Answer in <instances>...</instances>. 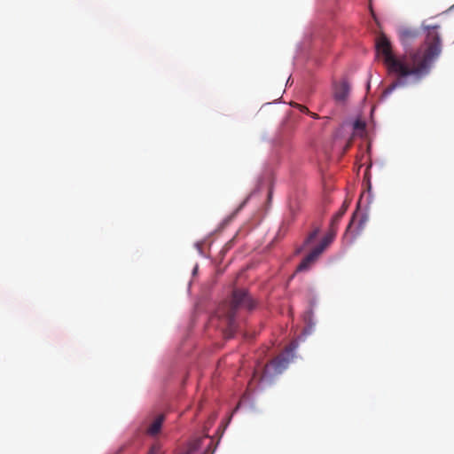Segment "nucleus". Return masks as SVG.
Wrapping results in <instances>:
<instances>
[{
	"mask_svg": "<svg viewBox=\"0 0 454 454\" xmlns=\"http://www.w3.org/2000/svg\"><path fill=\"white\" fill-rule=\"evenodd\" d=\"M356 214L354 213L353 215V217L352 219L350 220L347 229H346V231H345V234H344V239H348V234L351 232V228H352V225L354 223V221H355V217H356Z\"/></svg>",
	"mask_w": 454,
	"mask_h": 454,
	"instance_id": "obj_15",
	"label": "nucleus"
},
{
	"mask_svg": "<svg viewBox=\"0 0 454 454\" xmlns=\"http://www.w3.org/2000/svg\"><path fill=\"white\" fill-rule=\"evenodd\" d=\"M289 359L284 356H278L269 364H267L265 370L269 373L278 374L281 373L288 365Z\"/></svg>",
	"mask_w": 454,
	"mask_h": 454,
	"instance_id": "obj_3",
	"label": "nucleus"
},
{
	"mask_svg": "<svg viewBox=\"0 0 454 454\" xmlns=\"http://www.w3.org/2000/svg\"><path fill=\"white\" fill-rule=\"evenodd\" d=\"M204 439H205L204 437L194 439L188 444V447L185 450H184L178 454H192V453H193L200 447Z\"/></svg>",
	"mask_w": 454,
	"mask_h": 454,
	"instance_id": "obj_10",
	"label": "nucleus"
},
{
	"mask_svg": "<svg viewBox=\"0 0 454 454\" xmlns=\"http://www.w3.org/2000/svg\"><path fill=\"white\" fill-rule=\"evenodd\" d=\"M254 301L246 290L237 289L232 293L231 300L221 303L215 310V315L211 317V323L219 320L217 325L221 328L223 337L231 339L234 336L238 325L235 316L238 310L246 309L251 310L254 308Z\"/></svg>",
	"mask_w": 454,
	"mask_h": 454,
	"instance_id": "obj_2",
	"label": "nucleus"
},
{
	"mask_svg": "<svg viewBox=\"0 0 454 454\" xmlns=\"http://www.w3.org/2000/svg\"><path fill=\"white\" fill-rule=\"evenodd\" d=\"M364 128H365V123L364 122H363V121H361L359 120H357V121H356L354 122V129H361V130H363V129H364Z\"/></svg>",
	"mask_w": 454,
	"mask_h": 454,
	"instance_id": "obj_16",
	"label": "nucleus"
},
{
	"mask_svg": "<svg viewBox=\"0 0 454 454\" xmlns=\"http://www.w3.org/2000/svg\"><path fill=\"white\" fill-rule=\"evenodd\" d=\"M350 86L347 81H341L334 85L333 98L335 101L343 103L348 97Z\"/></svg>",
	"mask_w": 454,
	"mask_h": 454,
	"instance_id": "obj_4",
	"label": "nucleus"
},
{
	"mask_svg": "<svg viewBox=\"0 0 454 454\" xmlns=\"http://www.w3.org/2000/svg\"><path fill=\"white\" fill-rule=\"evenodd\" d=\"M309 114L312 118H314V119H318V118H319V116H318L317 114H315V113H311V112H310V114Z\"/></svg>",
	"mask_w": 454,
	"mask_h": 454,
	"instance_id": "obj_20",
	"label": "nucleus"
},
{
	"mask_svg": "<svg viewBox=\"0 0 454 454\" xmlns=\"http://www.w3.org/2000/svg\"><path fill=\"white\" fill-rule=\"evenodd\" d=\"M418 35V33L411 28H404L401 30L400 36L403 43H409V41L416 38Z\"/></svg>",
	"mask_w": 454,
	"mask_h": 454,
	"instance_id": "obj_11",
	"label": "nucleus"
},
{
	"mask_svg": "<svg viewBox=\"0 0 454 454\" xmlns=\"http://www.w3.org/2000/svg\"><path fill=\"white\" fill-rule=\"evenodd\" d=\"M366 222H367V216L366 215H362L361 218L358 221V224H357L356 229V233L348 240L349 244L353 243V241L355 240L356 237L357 235H359L363 231L364 226H365Z\"/></svg>",
	"mask_w": 454,
	"mask_h": 454,
	"instance_id": "obj_12",
	"label": "nucleus"
},
{
	"mask_svg": "<svg viewBox=\"0 0 454 454\" xmlns=\"http://www.w3.org/2000/svg\"><path fill=\"white\" fill-rule=\"evenodd\" d=\"M148 454H164L161 444L160 442H154L151 446Z\"/></svg>",
	"mask_w": 454,
	"mask_h": 454,
	"instance_id": "obj_14",
	"label": "nucleus"
},
{
	"mask_svg": "<svg viewBox=\"0 0 454 454\" xmlns=\"http://www.w3.org/2000/svg\"><path fill=\"white\" fill-rule=\"evenodd\" d=\"M164 420V414L157 415L153 419V421L146 427L145 433L150 436H156L158 434H160Z\"/></svg>",
	"mask_w": 454,
	"mask_h": 454,
	"instance_id": "obj_5",
	"label": "nucleus"
},
{
	"mask_svg": "<svg viewBox=\"0 0 454 454\" xmlns=\"http://www.w3.org/2000/svg\"><path fill=\"white\" fill-rule=\"evenodd\" d=\"M212 444H213V441L210 440L209 444L207 445V447L203 454H213L214 453V450H211Z\"/></svg>",
	"mask_w": 454,
	"mask_h": 454,
	"instance_id": "obj_19",
	"label": "nucleus"
},
{
	"mask_svg": "<svg viewBox=\"0 0 454 454\" xmlns=\"http://www.w3.org/2000/svg\"><path fill=\"white\" fill-rule=\"evenodd\" d=\"M239 406H240V403H238V405L236 406V408L234 409V411H238V410L239 409Z\"/></svg>",
	"mask_w": 454,
	"mask_h": 454,
	"instance_id": "obj_21",
	"label": "nucleus"
},
{
	"mask_svg": "<svg viewBox=\"0 0 454 454\" xmlns=\"http://www.w3.org/2000/svg\"><path fill=\"white\" fill-rule=\"evenodd\" d=\"M295 106L301 112V113H304V114H310V111L308 109V107H306L305 106H302V105H300V104H295Z\"/></svg>",
	"mask_w": 454,
	"mask_h": 454,
	"instance_id": "obj_18",
	"label": "nucleus"
},
{
	"mask_svg": "<svg viewBox=\"0 0 454 454\" xmlns=\"http://www.w3.org/2000/svg\"><path fill=\"white\" fill-rule=\"evenodd\" d=\"M422 27L426 32L423 44L417 51L402 57L395 55L392 44L385 35L382 34L377 38L376 57L382 60L390 74L396 76V80L384 90L383 98L389 96L397 87L405 86L409 76H413L417 80L421 79L429 72L432 63L440 56L442 52L440 26L423 24Z\"/></svg>",
	"mask_w": 454,
	"mask_h": 454,
	"instance_id": "obj_1",
	"label": "nucleus"
},
{
	"mask_svg": "<svg viewBox=\"0 0 454 454\" xmlns=\"http://www.w3.org/2000/svg\"><path fill=\"white\" fill-rule=\"evenodd\" d=\"M294 215H295L294 211L291 208L290 209V215H291L290 218H286L284 220L283 223L284 224H286H286H290L294 221Z\"/></svg>",
	"mask_w": 454,
	"mask_h": 454,
	"instance_id": "obj_17",
	"label": "nucleus"
},
{
	"mask_svg": "<svg viewBox=\"0 0 454 454\" xmlns=\"http://www.w3.org/2000/svg\"><path fill=\"white\" fill-rule=\"evenodd\" d=\"M319 233V228H316L314 231H312L309 235L308 237L306 238L305 241H304V244H303V247H308L310 243H312L316 238L317 237Z\"/></svg>",
	"mask_w": 454,
	"mask_h": 454,
	"instance_id": "obj_13",
	"label": "nucleus"
},
{
	"mask_svg": "<svg viewBox=\"0 0 454 454\" xmlns=\"http://www.w3.org/2000/svg\"><path fill=\"white\" fill-rule=\"evenodd\" d=\"M322 253L318 251L317 247H314L313 250L301 261V262L297 267V271L307 270L311 264H313L317 259L320 256Z\"/></svg>",
	"mask_w": 454,
	"mask_h": 454,
	"instance_id": "obj_7",
	"label": "nucleus"
},
{
	"mask_svg": "<svg viewBox=\"0 0 454 454\" xmlns=\"http://www.w3.org/2000/svg\"><path fill=\"white\" fill-rule=\"evenodd\" d=\"M322 253L318 251L317 247H314L313 250L301 261V262L297 267V271L307 270L311 264H313L317 259L320 256Z\"/></svg>",
	"mask_w": 454,
	"mask_h": 454,
	"instance_id": "obj_6",
	"label": "nucleus"
},
{
	"mask_svg": "<svg viewBox=\"0 0 454 454\" xmlns=\"http://www.w3.org/2000/svg\"><path fill=\"white\" fill-rule=\"evenodd\" d=\"M349 203L348 201H344L341 205L339 211L333 216L332 221L330 223L331 225L336 226L338 228L339 223L343 217V215L346 214L347 209L348 207Z\"/></svg>",
	"mask_w": 454,
	"mask_h": 454,
	"instance_id": "obj_9",
	"label": "nucleus"
},
{
	"mask_svg": "<svg viewBox=\"0 0 454 454\" xmlns=\"http://www.w3.org/2000/svg\"><path fill=\"white\" fill-rule=\"evenodd\" d=\"M337 231L338 228L336 226L330 224L328 232L325 234L320 243L316 247L318 251L323 253L326 249V247L333 241L337 234Z\"/></svg>",
	"mask_w": 454,
	"mask_h": 454,
	"instance_id": "obj_8",
	"label": "nucleus"
}]
</instances>
